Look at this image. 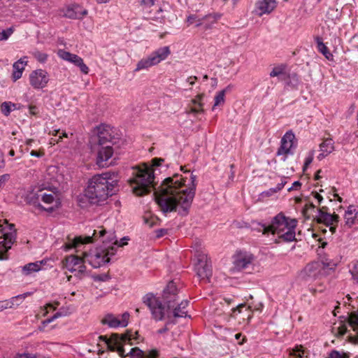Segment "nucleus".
Segmentation results:
<instances>
[{
  "mask_svg": "<svg viewBox=\"0 0 358 358\" xmlns=\"http://www.w3.org/2000/svg\"><path fill=\"white\" fill-rule=\"evenodd\" d=\"M196 179V176L191 174L188 185L178 174L164 179L154 193L161 210L164 213L178 210L181 215H186L195 196Z\"/></svg>",
  "mask_w": 358,
  "mask_h": 358,
  "instance_id": "f257e3e1",
  "label": "nucleus"
},
{
  "mask_svg": "<svg viewBox=\"0 0 358 358\" xmlns=\"http://www.w3.org/2000/svg\"><path fill=\"white\" fill-rule=\"evenodd\" d=\"M99 231H94L92 236H87L86 237L76 236L73 239H69V241L65 244L66 250L71 248H79L81 245L93 242L99 238H101L103 245L96 248L95 251L90 253L84 252L85 258L87 262L94 268H99L110 262V257L114 255L116 252V248L113 245H108L105 236L106 231L103 227H100Z\"/></svg>",
  "mask_w": 358,
  "mask_h": 358,
  "instance_id": "f03ea898",
  "label": "nucleus"
},
{
  "mask_svg": "<svg viewBox=\"0 0 358 358\" xmlns=\"http://www.w3.org/2000/svg\"><path fill=\"white\" fill-rule=\"evenodd\" d=\"M177 298V287L176 284L171 281L163 291L162 299H160L153 294H147L143 299V303L149 308L152 317L156 321H161L165 318L170 319L172 304Z\"/></svg>",
  "mask_w": 358,
  "mask_h": 358,
  "instance_id": "7ed1b4c3",
  "label": "nucleus"
},
{
  "mask_svg": "<svg viewBox=\"0 0 358 358\" xmlns=\"http://www.w3.org/2000/svg\"><path fill=\"white\" fill-rule=\"evenodd\" d=\"M110 172L94 176L88 182L84 196L92 204L99 205L113 194V188L117 181Z\"/></svg>",
  "mask_w": 358,
  "mask_h": 358,
  "instance_id": "20e7f679",
  "label": "nucleus"
},
{
  "mask_svg": "<svg viewBox=\"0 0 358 358\" xmlns=\"http://www.w3.org/2000/svg\"><path fill=\"white\" fill-rule=\"evenodd\" d=\"M137 334V332L133 333L131 331H127L124 334H113L109 338L103 336L99 338L106 342L110 350L117 351L122 357L129 355L131 358H157L159 354L156 350L144 352L138 348H133L125 354L126 350L124 345L127 343L130 345H132L131 341L136 339L134 336Z\"/></svg>",
  "mask_w": 358,
  "mask_h": 358,
  "instance_id": "39448f33",
  "label": "nucleus"
},
{
  "mask_svg": "<svg viewBox=\"0 0 358 358\" xmlns=\"http://www.w3.org/2000/svg\"><path fill=\"white\" fill-rule=\"evenodd\" d=\"M133 177L129 182L133 192L136 196H143L149 193L154 188V173L152 169L144 165L143 167L135 168Z\"/></svg>",
  "mask_w": 358,
  "mask_h": 358,
  "instance_id": "423d86ee",
  "label": "nucleus"
},
{
  "mask_svg": "<svg viewBox=\"0 0 358 358\" xmlns=\"http://www.w3.org/2000/svg\"><path fill=\"white\" fill-rule=\"evenodd\" d=\"M171 54L169 46H164L152 52L148 57L139 60L134 69L135 72L142 70H148L149 68L157 65L162 61L165 60Z\"/></svg>",
  "mask_w": 358,
  "mask_h": 358,
  "instance_id": "0eeeda50",
  "label": "nucleus"
},
{
  "mask_svg": "<svg viewBox=\"0 0 358 358\" xmlns=\"http://www.w3.org/2000/svg\"><path fill=\"white\" fill-rule=\"evenodd\" d=\"M289 220L283 213H280L273 218L271 224L266 225L259 223L260 226L259 231H262L264 234L271 232L280 235L289 226Z\"/></svg>",
  "mask_w": 358,
  "mask_h": 358,
  "instance_id": "6e6552de",
  "label": "nucleus"
},
{
  "mask_svg": "<svg viewBox=\"0 0 358 358\" xmlns=\"http://www.w3.org/2000/svg\"><path fill=\"white\" fill-rule=\"evenodd\" d=\"M194 270L201 280L209 282V279L212 276V265L206 255L197 254Z\"/></svg>",
  "mask_w": 358,
  "mask_h": 358,
  "instance_id": "1a4fd4ad",
  "label": "nucleus"
},
{
  "mask_svg": "<svg viewBox=\"0 0 358 358\" xmlns=\"http://www.w3.org/2000/svg\"><path fill=\"white\" fill-rule=\"evenodd\" d=\"M36 201H33V204L47 212L51 213L57 208V201H55V196L52 193L48 194L40 190L36 194Z\"/></svg>",
  "mask_w": 358,
  "mask_h": 358,
  "instance_id": "9d476101",
  "label": "nucleus"
},
{
  "mask_svg": "<svg viewBox=\"0 0 358 358\" xmlns=\"http://www.w3.org/2000/svg\"><path fill=\"white\" fill-rule=\"evenodd\" d=\"M255 257L247 252H239L234 257V270L241 271L253 269Z\"/></svg>",
  "mask_w": 358,
  "mask_h": 358,
  "instance_id": "9b49d317",
  "label": "nucleus"
},
{
  "mask_svg": "<svg viewBox=\"0 0 358 358\" xmlns=\"http://www.w3.org/2000/svg\"><path fill=\"white\" fill-rule=\"evenodd\" d=\"M327 210L328 208L326 206L319 208L315 220L318 223H323L327 227H329V231L334 234L336 230V224L339 221V216L335 213L331 214Z\"/></svg>",
  "mask_w": 358,
  "mask_h": 358,
  "instance_id": "f8f14e48",
  "label": "nucleus"
},
{
  "mask_svg": "<svg viewBox=\"0 0 358 358\" xmlns=\"http://www.w3.org/2000/svg\"><path fill=\"white\" fill-rule=\"evenodd\" d=\"M97 142L99 145H113L115 143L114 131L113 128L108 125L102 124L95 129Z\"/></svg>",
  "mask_w": 358,
  "mask_h": 358,
  "instance_id": "ddd939ff",
  "label": "nucleus"
},
{
  "mask_svg": "<svg viewBox=\"0 0 358 358\" xmlns=\"http://www.w3.org/2000/svg\"><path fill=\"white\" fill-rule=\"evenodd\" d=\"M13 227L14 225L10 224V231L5 232V228L0 224V238H3V241H0V254L1 255V257H0V259H4L2 255L10 249L12 244L15 240V230H13Z\"/></svg>",
  "mask_w": 358,
  "mask_h": 358,
  "instance_id": "4468645a",
  "label": "nucleus"
},
{
  "mask_svg": "<svg viewBox=\"0 0 358 358\" xmlns=\"http://www.w3.org/2000/svg\"><path fill=\"white\" fill-rule=\"evenodd\" d=\"M49 82V75L43 69H36L29 74V83L35 90L43 89Z\"/></svg>",
  "mask_w": 358,
  "mask_h": 358,
  "instance_id": "2eb2a0df",
  "label": "nucleus"
},
{
  "mask_svg": "<svg viewBox=\"0 0 358 358\" xmlns=\"http://www.w3.org/2000/svg\"><path fill=\"white\" fill-rule=\"evenodd\" d=\"M129 318V314L127 312L117 316L107 314L101 320V323L108 325L110 328L125 327L128 325Z\"/></svg>",
  "mask_w": 358,
  "mask_h": 358,
  "instance_id": "dca6fc26",
  "label": "nucleus"
},
{
  "mask_svg": "<svg viewBox=\"0 0 358 358\" xmlns=\"http://www.w3.org/2000/svg\"><path fill=\"white\" fill-rule=\"evenodd\" d=\"M322 265L319 262L308 264L301 272V276L306 280H315L321 275Z\"/></svg>",
  "mask_w": 358,
  "mask_h": 358,
  "instance_id": "f3484780",
  "label": "nucleus"
},
{
  "mask_svg": "<svg viewBox=\"0 0 358 358\" xmlns=\"http://www.w3.org/2000/svg\"><path fill=\"white\" fill-rule=\"evenodd\" d=\"M57 55L60 58L63 59L64 60L70 62L76 66H78L81 72H83V73H88L89 68L83 62V59L80 57L78 56L77 55L72 54L69 52L65 51L64 50H59L57 52Z\"/></svg>",
  "mask_w": 358,
  "mask_h": 358,
  "instance_id": "a211bd4d",
  "label": "nucleus"
},
{
  "mask_svg": "<svg viewBox=\"0 0 358 358\" xmlns=\"http://www.w3.org/2000/svg\"><path fill=\"white\" fill-rule=\"evenodd\" d=\"M220 15L218 13L209 14L206 15L201 18L198 17L195 15H191L187 17V21L189 24H193L196 22V27L201 26L205 22H207L205 24V29H208L211 28V26L208 24H214L217 22L218 19L220 17Z\"/></svg>",
  "mask_w": 358,
  "mask_h": 358,
  "instance_id": "6ab92c4d",
  "label": "nucleus"
},
{
  "mask_svg": "<svg viewBox=\"0 0 358 358\" xmlns=\"http://www.w3.org/2000/svg\"><path fill=\"white\" fill-rule=\"evenodd\" d=\"M97 152L96 164L99 167L108 166L110 163L108 161L111 158L113 154V149L111 145H100Z\"/></svg>",
  "mask_w": 358,
  "mask_h": 358,
  "instance_id": "aec40b11",
  "label": "nucleus"
},
{
  "mask_svg": "<svg viewBox=\"0 0 358 358\" xmlns=\"http://www.w3.org/2000/svg\"><path fill=\"white\" fill-rule=\"evenodd\" d=\"M178 296L174 300V302L172 304H174V306H172L171 308L170 313V319L169 321H171L172 318H178V317H186L187 316V310H186L187 307L189 305V301L182 300L180 303L178 302Z\"/></svg>",
  "mask_w": 358,
  "mask_h": 358,
  "instance_id": "412c9836",
  "label": "nucleus"
},
{
  "mask_svg": "<svg viewBox=\"0 0 358 358\" xmlns=\"http://www.w3.org/2000/svg\"><path fill=\"white\" fill-rule=\"evenodd\" d=\"M277 6V0H260L255 3L254 13L261 17L271 13Z\"/></svg>",
  "mask_w": 358,
  "mask_h": 358,
  "instance_id": "4be33fe9",
  "label": "nucleus"
},
{
  "mask_svg": "<svg viewBox=\"0 0 358 358\" xmlns=\"http://www.w3.org/2000/svg\"><path fill=\"white\" fill-rule=\"evenodd\" d=\"M62 12L64 17L70 19H81L88 13L87 10L78 4L68 6Z\"/></svg>",
  "mask_w": 358,
  "mask_h": 358,
  "instance_id": "5701e85b",
  "label": "nucleus"
},
{
  "mask_svg": "<svg viewBox=\"0 0 358 358\" xmlns=\"http://www.w3.org/2000/svg\"><path fill=\"white\" fill-rule=\"evenodd\" d=\"M294 138V134L292 131H287L281 139V145L278 150L277 155H286L290 153V150L293 146V141Z\"/></svg>",
  "mask_w": 358,
  "mask_h": 358,
  "instance_id": "b1692460",
  "label": "nucleus"
},
{
  "mask_svg": "<svg viewBox=\"0 0 358 358\" xmlns=\"http://www.w3.org/2000/svg\"><path fill=\"white\" fill-rule=\"evenodd\" d=\"M204 97V94H200L191 99L188 106L186 109L187 114H200L204 113L203 103L202 100Z\"/></svg>",
  "mask_w": 358,
  "mask_h": 358,
  "instance_id": "393cba45",
  "label": "nucleus"
},
{
  "mask_svg": "<svg viewBox=\"0 0 358 358\" xmlns=\"http://www.w3.org/2000/svg\"><path fill=\"white\" fill-rule=\"evenodd\" d=\"M31 294V292H26L22 294L11 297L10 299L0 301V306L2 310L8 308H15L20 306L25 298Z\"/></svg>",
  "mask_w": 358,
  "mask_h": 358,
  "instance_id": "a878e982",
  "label": "nucleus"
},
{
  "mask_svg": "<svg viewBox=\"0 0 358 358\" xmlns=\"http://www.w3.org/2000/svg\"><path fill=\"white\" fill-rule=\"evenodd\" d=\"M27 64V61L24 57L23 58H20L13 64L12 78L14 82L17 81L22 77Z\"/></svg>",
  "mask_w": 358,
  "mask_h": 358,
  "instance_id": "bb28decb",
  "label": "nucleus"
},
{
  "mask_svg": "<svg viewBox=\"0 0 358 358\" xmlns=\"http://www.w3.org/2000/svg\"><path fill=\"white\" fill-rule=\"evenodd\" d=\"M81 257L76 255L67 256L63 261L64 267L71 273H75L77 271L78 264L81 263Z\"/></svg>",
  "mask_w": 358,
  "mask_h": 358,
  "instance_id": "cd10ccee",
  "label": "nucleus"
},
{
  "mask_svg": "<svg viewBox=\"0 0 358 358\" xmlns=\"http://www.w3.org/2000/svg\"><path fill=\"white\" fill-rule=\"evenodd\" d=\"M320 150L321 153L317 156V159L321 161L334 150L333 140L331 138L324 139L320 145Z\"/></svg>",
  "mask_w": 358,
  "mask_h": 358,
  "instance_id": "c85d7f7f",
  "label": "nucleus"
},
{
  "mask_svg": "<svg viewBox=\"0 0 358 358\" xmlns=\"http://www.w3.org/2000/svg\"><path fill=\"white\" fill-rule=\"evenodd\" d=\"M296 226V220L294 219L289 220V226L285 231L278 235L279 238H282L285 241H292L295 239V227Z\"/></svg>",
  "mask_w": 358,
  "mask_h": 358,
  "instance_id": "c756f323",
  "label": "nucleus"
},
{
  "mask_svg": "<svg viewBox=\"0 0 358 358\" xmlns=\"http://www.w3.org/2000/svg\"><path fill=\"white\" fill-rule=\"evenodd\" d=\"M106 235H107V236L105 237V239L106 240V243L108 245H113L117 249V247H123L127 245L129 238L127 236L122 238L120 241H118L115 238L116 237L113 232L106 231Z\"/></svg>",
  "mask_w": 358,
  "mask_h": 358,
  "instance_id": "7c9ffc66",
  "label": "nucleus"
},
{
  "mask_svg": "<svg viewBox=\"0 0 358 358\" xmlns=\"http://www.w3.org/2000/svg\"><path fill=\"white\" fill-rule=\"evenodd\" d=\"M317 50L321 52L328 60L333 59V55L329 52L328 48L323 43L320 37L316 38Z\"/></svg>",
  "mask_w": 358,
  "mask_h": 358,
  "instance_id": "2f4dec72",
  "label": "nucleus"
},
{
  "mask_svg": "<svg viewBox=\"0 0 358 358\" xmlns=\"http://www.w3.org/2000/svg\"><path fill=\"white\" fill-rule=\"evenodd\" d=\"M232 86L231 85H229L224 90L218 92L215 96V103L213 106V109L220 105H222L224 103V96L227 92H229L231 89Z\"/></svg>",
  "mask_w": 358,
  "mask_h": 358,
  "instance_id": "473e14b6",
  "label": "nucleus"
},
{
  "mask_svg": "<svg viewBox=\"0 0 358 358\" xmlns=\"http://www.w3.org/2000/svg\"><path fill=\"white\" fill-rule=\"evenodd\" d=\"M41 263L42 262H34V263H29L23 266L22 268V272L24 275H28L31 274L33 272H37L41 270Z\"/></svg>",
  "mask_w": 358,
  "mask_h": 358,
  "instance_id": "72a5a7b5",
  "label": "nucleus"
},
{
  "mask_svg": "<svg viewBox=\"0 0 358 358\" xmlns=\"http://www.w3.org/2000/svg\"><path fill=\"white\" fill-rule=\"evenodd\" d=\"M87 262V259L85 258V255L81 259V263L78 264V267L77 268V271H75V276L78 279H82L86 273V266H85V263Z\"/></svg>",
  "mask_w": 358,
  "mask_h": 358,
  "instance_id": "f704fd0d",
  "label": "nucleus"
},
{
  "mask_svg": "<svg viewBox=\"0 0 358 358\" xmlns=\"http://www.w3.org/2000/svg\"><path fill=\"white\" fill-rule=\"evenodd\" d=\"M12 107L15 109V104L10 101H5L1 105V110L5 116H8L12 111Z\"/></svg>",
  "mask_w": 358,
  "mask_h": 358,
  "instance_id": "c9c22d12",
  "label": "nucleus"
},
{
  "mask_svg": "<svg viewBox=\"0 0 358 358\" xmlns=\"http://www.w3.org/2000/svg\"><path fill=\"white\" fill-rule=\"evenodd\" d=\"M349 324L355 330L358 329V310L350 313L348 318Z\"/></svg>",
  "mask_w": 358,
  "mask_h": 358,
  "instance_id": "e433bc0d",
  "label": "nucleus"
},
{
  "mask_svg": "<svg viewBox=\"0 0 358 358\" xmlns=\"http://www.w3.org/2000/svg\"><path fill=\"white\" fill-rule=\"evenodd\" d=\"M350 354L345 352H341L336 350H331L327 358H349Z\"/></svg>",
  "mask_w": 358,
  "mask_h": 358,
  "instance_id": "4c0bfd02",
  "label": "nucleus"
},
{
  "mask_svg": "<svg viewBox=\"0 0 358 358\" xmlns=\"http://www.w3.org/2000/svg\"><path fill=\"white\" fill-rule=\"evenodd\" d=\"M285 66L284 65H280L278 66H275L273 68L272 71L270 72L269 76L272 78L273 77H279L283 74H285Z\"/></svg>",
  "mask_w": 358,
  "mask_h": 358,
  "instance_id": "58836bf2",
  "label": "nucleus"
},
{
  "mask_svg": "<svg viewBox=\"0 0 358 358\" xmlns=\"http://www.w3.org/2000/svg\"><path fill=\"white\" fill-rule=\"evenodd\" d=\"M142 10L145 13H150V8L155 4V0H141L139 1Z\"/></svg>",
  "mask_w": 358,
  "mask_h": 358,
  "instance_id": "ea45409f",
  "label": "nucleus"
},
{
  "mask_svg": "<svg viewBox=\"0 0 358 358\" xmlns=\"http://www.w3.org/2000/svg\"><path fill=\"white\" fill-rule=\"evenodd\" d=\"M62 316V313H56L53 316H52L51 317L47 319V320H45L43 321H42L41 322V326H40L38 327V329L39 331H43L45 329V327L48 324H50V322H53L55 320L60 317Z\"/></svg>",
  "mask_w": 358,
  "mask_h": 358,
  "instance_id": "a19ab883",
  "label": "nucleus"
},
{
  "mask_svg": "<svg viewBox=\"0 0 358 358\" xmlns=\"http://www.w3.org/2000/svg\"><path fill=\"white\" fill-rule=\"evenodd\" d=\"M303 355V350L301 345L296 346L289 353V355L292 357V358H302Z\"/></svg>",
  "mask_w": 358,
  "mask_h": 358,
  "instance_id": "79ce46f5",
  "label": "nucleus"
},
{
  "mask_svg": "<svg viewBox=\"0 0 358 358\" xmlns=\"http://www.w3.org/2000/svg\"><path fill=\"white\" fill-rule=\"evenodd\" d=\"M32 55L35 59H36L41 63H45L48 59V55L40 52L38 50H35L32 52Z\"/></svg>",
  "mask_w": 358,
  "mask_h": 358,
  "instance_id": "37998d69",
  "label": "nucleus"
},
{
  "mask_svg": "<svg viewBox=\"0 0 358 358\" xmlns=\"http://www.w3.org/2000/svg\"><path fill=\"white\" fill-rule=\"evenodd\" d=\"M92 278L94 281L106 282L110 278L108 273H102L92 275Z\"/></svg>",
  "mask_w": 358,
  "mask_h": 358,
  "instance_id": "c03bdc74",
  "label": "nucleus"
},
{
  "mask_svg": "<svg viewBox=\"0 0 358 358\" xmlns=\"http://www.w3.org/2000/svg\"><path fill=\"white\" fill-rule=\"evenodd\" d=\"M13 29L11 28L7 29L0 31V41L6 40L12 34Z\"/></svg>",
  "mask_w": 358,
  "mask_h": 358,
  "instance_id": "a18cd8bd",
  "label": "nucleus"
},
{
  "mask_svg": "<svg viewBox=\"0 0 358 358\" xmlns=\"http://www.w3.org/2000/svg\"><path fill=\"white\" fill-rule=\"evenodd\" d=\"M355 215L345 214V225L348 226L349 227H351L355 223Z\"/></svg>",
  "mask_w": 358,
  "mask_h": 358,
  "instance_id": "49530a36",
  "label": "nucleus"
},
{
  "mask_svg": "<svg viewBox=\"0 0 358 358\" xmlns=\"http://www.w3.org/2000/svg\"><path fill=\"white\" fill-rule=\"evenodd\" d=\"M350 273L352 278L358 280V261L353 263L352 267L350 269Z\"/></svg>",
  "mask_w": 358,
  "mask_h": 358,
  "instance_id": "de8ad7c7",
  "label": "nucleus"
},
{
  "mask_svg": "<svg viewBox=\"0 0 358 358\" xmlns=\"http://www.w3.org/2000/svg\"><path fill=\"white\" fill-rule=\"evenodd\" d=\"M313 159V151H312L311 153L310 154V155L306 158V160H305V162L303 164V171H306V170L308 169V166L312 163Z\"/></svg>",
  "mask_w": 358,
  "mask_h": 358,
  "instance_id": "09e8293b",
  "label": "nucleus"
},
{
  "mask_svg": "<svg viewBox=\"0 0 358 358\" xmlns=\"http://www.w3.org/2000/svg\"><path fill=\"white\" fill-rule=\"evenodd\" d=\"M44 155H45V152H44L43 149H40L38 150H32L30 152V155L32 157H42L44 156Z\"/></svg>",
  "mask_w": 358,
  "mask_h": 358,
  "instance_id": "8fccbe9b",
  "label": "nucleus"
},
{
  "mask_svg": "<svg viewBox=\"0 0 358 358\" xmlns=\"http://www.w3.org/2000/svg\"><path fill=\"white\" fill-rule=\"evenodd\" d=\"M357 208H358L355 206H350L348 208V210H346L345 214L350 215H353L355 214V215L356 216V215L358 213Z\"/></svg>",
  "mask_w": 358,
  "mask_h": 358,
  "instance_id": "3c124183",
  "label": "nucleus"
},
{
  "mask_svg": "<svg viewBox=\"0 0 358 358\" xmlns=\"http://www.w3.org/2000/svg\"><path fill=\"white\" fill-rule=\"evenodd\" d=\"M320 263L322 264V270H324L325 268H332L334 266H336V264L334 263H333L331 261L328 262L327 260H326V261L322 260V262H320Z\"/></svg>",
  "mask_w": 358,
  "mask_h": 358,
  "instance_id": "603ef678",
  "label": "nucleus"
},
{
  "mask_svg": "<svg viewBox=\"0 0 358 358\" xmlns=\"http://www.w3.org/2000/svg\"><path fill=\"white\" fill-rule=\"evenodd\" d=\"M167 233H168V230L166 229H159L156 230V231H155L157 238H161V237L165 236L166 234H167Z\"/></svg>",
  "mask_w": 358,
  "mask_h": 358,
  "instance_id": "864d4df0",
  "label": "nucleus"
},
{
  "mask_svg": "<svg viewBox=\"0 0 358 358\" xmlns=\"http://www.w3.org/2000/svg\"><path fill=\"white\" fill-rule=\"evenodd\" d=\"M164 162V159L162 158H154L152 159V163L153 166H159L162 162Z\"/></svg>",
  "mask_w": 358,
  "mask_h": 358,
  "instance_id": "5fc2aeb1",
  "label": "nucleus"
},
{
  "mask_svg": "<svg viewBox=\"0 0 358 358\" xmlns=\"http://www.w3.org/2000/svg\"><path fill=\"white\" fill-rule=\"evenodd\" d=\"M301 186V183L299 181H295L293 182L292 187H289L287 191L291 192L292 190H296Z\"/></svg>",
  "mask_w": 358,
  "mask_h": 358,
  "instance_id": "6e6d98bb",
  "label": "nucleus"
},
{
  "mask_svg": "<svg viewBox=\"0 0 358 358\" xmlns=\"http://www.w3.org/2000/svg\"><path fill=\"white\" fill-rule=\"evenodd\" d=\"M10 178L9 174H3L0 176V187L5 184Z\"/></svg>",
  "mask_w": 358,
  "mask_h": 358,
  "instance_id": "4d7b16f0",
  "label": "nucleus"
},
{
  "mask_svg": "<svg viewBox=\"0 0 358 358\" xmlns=\"http://www.w3.org/2000/svg\"><path fill=\"white\" fill-rule=\"evenodd\" d=\"M286 183H287L286 180L285 179H282L281 182L280 183H278L276 187L273 189V192H276L280 190L281 189L283 188V187L285 185Z\"/></svg>",
  "mask_w": 358,
  "mask_h": 358,
  "instance_id": "13d9d810",
  "label": "nucleus"
},
{
  "mask_svg": "<svg viewBox=\"0 0 358 358\" xmlns=\"http://www.w3.org/2000/svg\"><path fill=\"white\" fill-rule=\"evenodd\" d=\"M29 111L30 114H31L33 115H36L38 113V108L36 106H29Z\"/></svg>",
  "mask_w": 358,
  "mask_h": 358,
  "instance_id": "bf43d9fd",
  "label": "nucleus"
},
{
  "mask_svg": "<svg viewBox=\"0 0 358 358\" xmlns=\"http://www.w3.org/2000/svg\"><path fill=\"white\" fill-rule=\"evenodd\" d=\"M143 219H144V222H145V224L148 225L150 227L154 225V221H153V218L152 217L149 219L147 217H144Z\"/></svg>",
  "mask_w": 358,
  "mask_h": 358,
  "instance_id": "052dcab7",
  "label": "nucleus"
},
{
  "mask_svg": "<svg viewBox=\"0 0 358 358\" xmlns=\"http://www.w3.org/2000/svg\"><path fill=\"white\" fill-rule=\"evenodd\" d=\"M143 219H144V222H145V224L148 225L150 227L154 225V221H153V218L152 217L149 219L147 217H144Z\"/></svg>",
  "mask_w": 358,
  "mask_h": 358,
  "instance_id": "680f3d73",
  "label": "nucleus"
},
{
  "mask_svg": "<svg viewBox=\"0 0 358 358\" xmlns=\"http://www.w3.org/2000/svg\"><path fill=\"white\" fill-rule=\"evenodd\" d=\"M313 194H314V196L316 199H317L318 201V203L319 204H320V203L322 202V201L323 200V198L322 196L317 192H313Z\"/></svg>",
  "mask_w": 358,
  "mask_h": 358,
  "instance_id": "e2e57ef3",
  "label": "nucleus"
},
{
  "mask_svg": "<svg viewBox=\"0 0 358 358\" xmlns=\"http://www.w3.org/2000/svg\"><path fill=\"white\" fill-rule=\"evenodd\" d=\"M196 80V76H190L187 78V82H189L191 85H193L194 84L195 80Z\"/></svg>",
  "mask_w": 358,
  "mask_h": 358,
  "instance_id": "0e129e2a",
  "label": "nucleus"
},
{
  "mask_svg": "<svg viewBox=\"0 0 358 358\" xmlns=\"http://www.w3.org/2000/svg\"><path fill=\"white\" fill-rule=\"evenodd\" d=\"M55 305H56V306H54V305H53V304H52V303H48V304L46 305V306H45V308H52V310H55V309L57 308V306H58V305H59V303H58V302H57V303H55Z\"/></svg>",
  "mask_w": 358,
  "mask_h": 358,
  "instance_id": "69168bd1",
  "label": "nucleus"
},
{
  "mask_svg": "<svg viewBox=\"0 0 358 358\" xmlns=\"http://www.w3.org/2000/svg\"><path fill=\"white\" fill-rule=\"evenodd\" d=\"M243 307H245V305H244V304H240V305H238V306L236 308V309L234 310V311L238 310L239 313H241V308H243Z\"/></svg>",
  "mask_w": 358,
  "mask_h": 358,
  "instance_id": "338daca9",
  "label": "nucleus"
},
{
  "mask_svg": "<svg viewBox=\"0 0 358 358\" xmlns=\"http://www.w3.org/2000/svg\"><path fill=\"white\" fill-rule=\"evenodd\" d=\"M321 170H318L315 176V180H317L320 178V173H321Z\"/></svg>",
  "mask_w": 358,
  "mask_h": 358,
  "instance_id": "774afa93",
  "label": "nucleus"
}]
</instances>
